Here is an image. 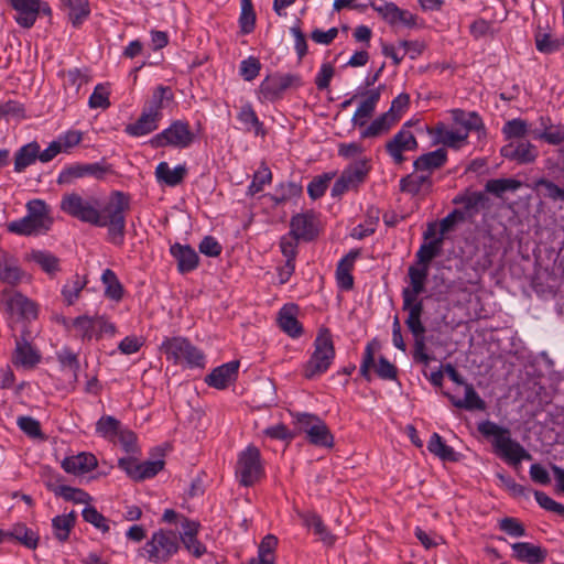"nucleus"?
<instances>
[{"label":"nucleus","instance_id":"nucleus-1","mask_svg":"<svg viewBox=\"0 0 564 564\" xmlns=\"http://www.w3.org/2000/svg\"><path fill=\"white\" fill-rule=\"evenodd\" d=\"M130 209V196L115 191L102 208H97L96 227H107V239L115 246H122L126 236V214Z\"/></svg>","mask_w":564,"mask_h":564},{"label":"nucleus","instance_id":"nucleus-2","mask_svg":"<svg viewBox=\"0 0 564 564\" xmlns=\"http://www.w3.org/2000/svg\"><path fill=\"white\" fill-rule=\"evenodd\" d=\"M477 430L484 437L491 438L495 453L509 465L517 467L522 460L532 459V455L511 437L508 427L485 420L478 423Z\"/></svg>","mask_w":564,"mask_h":564},{"label":"nucleus","instance_id":"nucleus-3","mask_svg":"<svg viewBox=\"0 0 564 564\" xmlns=\"http://www.w3.org/2000/svg\"><path fill=\"white\" fill-rule=\"evenodd\" d=\"M180 550L177 532L159 529L139 550V556L151 564H166Z\"/></svg>","mask_w":564,"mask_h":564},{"label":"nucleus","instance_id":"nucleus-4","mask_svg":"<svg viewBox=\"0 0 564 564\" xmlns=\"http://www.w3.org/2000/svg\"><path fill=\"white\" fill-rule=\"evenodd\" d=\"M169 88L158 86L151 99L147 102L138 120L133 123L127 124L124 132L131 137L147 135L159 128L161 121L163 99Z\"/></svg>","mask_w":564,"mask_h":564},{"label":"nucleus","instance_id":"nucleus-5","mask_svg":"<svg viewBox=\"0 0 564 564\" xmlns=\"http://www.w3.org/2000/svg\"><path fill=\"white\" fill-rule=\"evenodd\" d=\"M335 358V348L329 329H319L315 341L314 352L304 365L303 376L306 379H314L328 370Z\"/></svg>","mask_w":564,"mask_h":564},{"label":"nucleus","instance_id":"nucleus-6","mask_svg":"<svg viewBox=\"0 0 564 564\" xmlns=\"http://www.w3.org/2000/svg\"><path fill=\"white\" fill-rule=\"evenodd\" d=\"M162 352L174 364L185 362L189 367H204V354L184 337L165 338L161 345Z\"/></svg>","mask_w":564,"mask_h":564},{"label":"nucleus","instance_id":"nucleus-7","mask_svg":"<svg viewBox=\"0 0 564 564\" xmlns=\"http://www.w3.org/2000/svg\"><path fill=\"white\" fill-rule=\"evenodd\" d=\"M235 475L238 482L245 487L253 486L263 477L264 468L258 447L249 445L239 453Z\"/></svg>","mask_w":564,"mask_h":564},{"label":"nucleus","instance_id":"nucleus-8","mask_svg":"<svg viewBox=\"0 0 564 564\" xmlns=\"http://www.w3.org/2000/svg\"><path fill=\"white\" fill-rule=\"evenodd\" d=\"M0 311L9 317L32 321L37 317V306L29 297L13 288L0 292Z\"/></svg>","mask_w":564,"mask_h":564},{"label":"nucleus","instance_id":"nucleus-9","mask_svg":"<svg viewBox=\"0 0 564 564\" xmlns=\"http://www.w3.org/2000/svg\"><path fill=\"white\" fill-rule=\"evenodd\" d=\"M195 135L192 132L188 122L182 120L173 121L169 128L155 134L150 144L153 148L173 147L186 149L194 142Z\"/></svg>","mask_w":564,"mask_h":564},{"label":"nucleus","instance_id":"nucleus-10","mask_svg":"<svg viewBox=\"0 0 564 564\" xmlns=\"http://www.w3.org/2000/svg\"><path fill=\"white\" fill-rule=\"evenodd\" d=\"M62 212L83 223L95 226L97 219V199H85L77 193H66L59 204Z\"/></svg>","mask_w":564,"mask_h":564},{"label":"nucleus","instance_id":"nucleus-11","mask_svg":"<svg viewBox=\"0 0 564 564\" xmlns=\"http://www.w3.org/2000/svg\"><path fill=\"white\" fill-rule=\"evenodd\" d=\"M370 170L371 165L368 159L348 165L334 183L332 196L339 197L348 191H356L366 181Z\"/></svg>","mask_w":564,"mask_h":564},{"label":"nucleus","instance_id":"nucleus-12","mask_svg":"<svg viewBox=\"0 0 564 564\" xmlns=\"http://www.w3.org/2000/svg\"><path fill=\"white\" fill-rule=\"evenodd\" d=\"M427 274V267L416 268L412 265L409 268L410 286L402 291V308L403 311H408L409 314H411V311L416 306H420V315L423 313V301L419 300V295L425 290Z\"/></svg>","mask_w":564,"mask_h":564},{"label":"nucleus","instance_id":"nucleus-13","mask_svg":"<svg viewBox=\"0 0 564 564\" xmlns=\"http://www.w3.org/2000/svg\"><path fill=\"white\" fill-rule=\"evenodd\" d=\"M375 340L367 344L362 361L359 368L360 375L367 380H371L370 369L375 367L377 376L382 380H395L398 377L397 367L391 364L386 357L381 356L378 364H375Z\"/></svg>","mask_w":564,"mask_h":564},{"label":"nucleus","instance_id":"nucleus-14","mask_svg":"<svg viewBox=\"0 0 564 564\" xmlns=\"http://www.w3.org/2000/svg\"><path fill=\"white\" fill-rule=\"evenodd\" d=\"M10 6L17 11L15 22L24 28L30 29L34 25L39 14H51V8L41 0H8Z\"/></svg>","mask_w":564,"mask_h":564},{"label":"nucleus","instance_id":"nucleus-15","mask_svg":"<svg viewBox=\"0 0 564 564\" xmlns=\"http://www.w3.org/2000/svg\"><path fill=\"white\" fill-rule=\"evenodd\" d=\"M420 306L414 307L408 315L405 324L414 337L413 359L416 362L429 365L431 357L426 352L425 327L421 321Z\"/></svg>","mask_w":564,"mask_h":564},{"label":"nucleus","instance_id":"nucleus-16","mask_svg":"<svg viewBox=\"0 0 564 564\" xmlns=\"http://www.w3.org/2000/svg\"><path fill=\"white\" fill-rule=\"evenodd\" d=\"M302 85L301 77L295 74H273L268 76L260 85V93L264 99L273 101L279 99L290 87Z\"/></svg>","mask_w":564,"mask_h":564},{"label":"nucleus","instance_id":"nucleus-17","mask_svg":"<svg viewBox=\"0 0 564 564\" xmlns=\"http://www.w3.org/2000/svg\"><path fill=\"white\" fill-rule=\"evenodd\" d=\"M409 122L403 124L386 144V150L395 164H402L405 161L404 151H414L419 147L416 138L409 130Z\"/></svg>","mask_w":564,"mask_h":564},{"label":"nucleus","instance_id":"nucleus-18","mask_svg":"<svg viewBox=\"0 0 564 564\" xmlns=\"http://www.w3.org/2000/svg\"><path fill=\"white\" fill-rule=\"evenodd\" d=\"M182 531L177 533L178 543L194 557L200 558L207 553V547L198 540L200 523L188 518H183Z\"/></svg>","mask_w":564,"mask_h":564},{"label":"nucleus","instance_id":"nucleus-19","mask_svg":"<svg viewBox=\"0 0 564 564\" xmlns=\"http://www.w3.org/2000/svg\"><path fill=\"white\" fill-rule=\"evenodd\" d=\"M373 10L391 26L402 25L409 29L416 26L417 17L399 8L394 2L383 1L373 6Z\"/></svg>","mask_w":564,"mask_h":564},{"label":"nucleus","instance_id":"nucleus-20","mask_svg":"<svg viewBox=\"0 0 564 564\" xmlns=\"http://www.w3.org/2000/svg\"><path fill=\"white\" fill-rule=\"evenodd\" d=\"M500 154L518 164H529L535 161L539 155L538 149L534 144L527 140H512L503 145Z\"/></svg>","mask_w":564,"mask_h":564},{"label":"nucleus","instance_id":"nucleus-21","mask_svg":"<svg viewBox=\"0 0 564 564\" xmlns=\"http://www.w3.org/2000/svg\"><path fill=\"white\" fill-rule=\"evenodd\" d=\"M28 274L19 265L18 259L0 248V281L11 286L19 285Z\"/></svg>","mask_w":564,"mask_h":564},{"label":"nucleus","instance_id":"nucleus-22","mask_svg":"<svg viewBox=\"0 0 564 564\" xmlns=\"http://www.w3.org/2000/svg\"><path fill=\"white\" fill-rule=\"evenodd\" d=\"M384 89L383 85L378 86L377 88L367 90L361 93L360 96L364 97L360 105L356 109L352 116V123L356 127H364L368 118H370L376 107L380 100L381 91Z\"/></svg>","mask_w":564,"mask_h":564},{"label":"nucleus","instance_id":"nucleus-23","mask_svg":"<svg viewBox=\"0 0 564 564\" xmlns=\"http://www.w3.org/2000/svg\"><path fill=\"white\" fill-rule=\"evenodd\" d=\"M290 235L305 241L313 240L318 234L316 217L312 212L293 216L290 221Z\"/></svg>","mask_w":564,"mask_h":564},{"label":"nucleus","instance_id":"nucleus-24","mask_svg":"<svg viewBox=\"0 0 564 564\" xmlns=\"http://www.w3.org/2000/svg\"><path fill=\"white\" fill-rule=\"evenodd\" d=\"M106 173V169L99 163H89V164H75L68 167H65L58 175L57 183L58 184H70L76 178H80L87 175L95 176L97 178H101Z\"/></svg>","mask_w":564,"mask_h":564},{"label":"nucleus","instance_id":"nucleus-25","mask_svg":"<svg viewBox=\"0 0 564 564\" xmlns=\"http://www.w3.org/2000/svg\"><path fill=\"white\" fill-rule=\"evenodd\" d=\"M447 162V151L444 148L436 149L416 158L413 162L414 172L427 174L432 178L434 171L443 167Z\"/></svg>","mask_w":564,"mask_h":564},{"label":"nucleus","instance_id":"nucleus-26","mask_svg":"<svg viewBox=\"0 0 564 564\" xmlns=\"http://www.w3.org/2000/svg\"><path fill=\"white\" fill-rule=\"evenodd\" d=\"M239 362L230 361L215 368L206 376L205 382L218 390L226 389L230 382L235 381L238 375Z\"/></svg>","mask_w":564,"mask_h":564},{"label":"nucleus","instance_id":"nucleus-27","mask_svg":"<svg viewBox=\"0 0 564 564\" xmlns=\"http://www.w3.org/2000/svg\"><path fill=\"white\" fill-rule=\"evenodd\" d=\"M41 356L37 350L25 339L15 338V348L12 354V362L23 368H33L40 362Z\"/></svg>","mask_w":564,"mask_h":564},{"label":"nucleus","instance_id":"nucleus-28","mask_svg":"<svg viewBox=\"0 0 564 564\" xmlns=\"http://www.w3.org/2000/svg\"><path fill=\"white\" fill-rule=\"evenodd\" d=\"M51 225L28 215L8 224V231L20 236H37L50 230Z\"/></svg>","mask_w":564,"mask_h":564},{"label":"nucleus","instance_id":"nucleus-29","mask_svg":"<svg viewBox=\"0 0 564 564\" xmlns=\"http://www.w3.org/2000/svg\"><path fill=\"white\" fill-rule=\"evenodd\" d=\"M512 557L528 564H541L547 556L546 549L529 542H517L511 545Z\"/></svg>","mask_w":564,"mask_h":564},{"label":"nucleus","instance_id":"nucleus-30","mask_svg":"<svg viewBox=\"0 0 564 564\" xmlns=\"http://www.w3.org/2000/svg\"><path fill=\"white\" fill-rule=\"evenodd\" d=\"M170 252L177 262L178 272L187 273L198 267L199 257L191 246L176 242L171 246Z\"/></svg>","mask_w":564,"mask_h":564},{"label":"nucleus","instance_id":"nucleus-31","mask_svg":"<svg viewBox=\"0 0 564 564\" xmlns=\"http://www.w3.org/2000/svg\"><path fill=\"white\" fill-rule=\"evenodd\" d=\"M465 397L464 399H457L448 392H444V395L451 401V403L458 409L466 411H485L487 408L486 402L475 390L471 383L465 384Z\"/></svg>","mask_w":564,"mask_h":564},{"label":"nucleus","instance_id":"nucleus-32","mask_svg":"<svg viewBox=\"0 0 564 564\" xmlns=\"http://www.w3.org/2000/svg\"><path fill=\"white\" fill-rule=\"evenodd\" d=\"M28 260L36 263L50 278H55L61 271V259L46 250H32Z\"/></svg>","mask_w":564,"mask_h":564},{"label":"nucleus","instance_id":"nucleus-33","mask_svg":"<svg viewBox=\"0 0 564 564\" xmlns=\"http://www.w3.org/2000/svg\"><path fill=\"white\" fill-rule=\"evenodd\" d=\"M187 174L185 165L171 169L167 162H160L155 167V177L159 183L174 187L180 185Z\"/></svg>","mask_w":564,"mask_h":564},{"label":"nucleus","instance_id":"nucleus-34","mask_svg":"<svg viewBox=\"0 0 564 564\" xmlns=\"http://www.w3.org/2000/svg\"><path fill=\"white\" fill-rule=\"evenodd\" d=\"M237 119L243 124L246 132H253L254 135L264 138L267 130L261 122L251 104L247 102L240 107Z\"/></svg>","mask_w":564,"mask_h":564},{"label":"nucleus","instance_id":"nucleus-35","mask_svg":"<svg viewBox=\"0 0 564 564\" xmlns=\"http://www.w3.org/2000/svg\"><path fill=\"white\" fill-rule=\"evenodd\" d=\"M97 466V459L93 454L80 453L63 460L62 467L66 473L84 474Z\"/></svg>","mask_w":564,"mask_h":564},{"label":"nucleus","instance_id":"nucleus-36","mask_svg":"<svg viewBox=\"0 0 564 564\" xmlns=\"http://www.w3.org/2000/svg\"><path fill=\"white\" fill-rule=\"evenodd\" d=\"M297 307L284 305L279 312V325L283 332L292 337H299L303 333L302 325L296 318Z\"/></svg>","mask_w":564,"mask_h":564},{"label":"nucleus","instance_id":"nucleus-37","mask_svg":"<svg viewBox=\"0 0 564 564\" xmlns=\"http://www.w3.org/2000/svg\"><path fill=\"white\" fill-rule=\"evenodd\" d=\"M432 187V178L424 173H412L400 180V191L412 196L417 195L421 191H430Z\"/></svg>","mask_w":564,"mask_h":564},{"label":"nucleus","instance_id":"nucleus-38","mask_svg":"<svg viewBox=\"0 0 564 564\" xmlns=\"http://www.w3.org/2000/svg\"><path fill=\"white\" fill-rule=\"evenodd\" d=\"M301 519L303 523L307 528H312L314 530V534L318 536V539L325 545H333L335 543V535H333L326 525L324 524L322 518L315 512H304L301 513Z\"/></svg>","mask_w":564,"mask_h":564},{"label":"nucleus","instance_id":"nucleus-39","mask_svg":"<svg viewBox=\"0 0 564 564\" xmlns=\"http://www.w3.org/2000/svg\"><path fill=\"white\" fill-rule=\"evenodd\" d=\"M39 156V143L30 142L21 147L14 155V172L22 173L26 167L34 164Z\"/></svg>","mask_w":564,"mask_h":564},{"label":"nucleus","instance_id":"nucleus-40","mask_svg":"<svg viewBox=\"0 0 564 564\" xmlns=\"http://www.w3.org/2000/svg\"><path fill=\"white\" fill-rule=\"evenodd\" d=\"M435 132L438 142H441L445 147L453 149H460L466 143L468 138L466 130H449L443 123L438 124L435 128Z\"/></svg>","mask_w":564,"mask_h":564},{"label":"nucleus","instance_id":"nucleus-41","mask_svg":"<svg viewBox=\"0 0 564 564\" xmlns=\"http://www.w3.org/2000/svg\"><path fill=\"white\" fill-rule=\"evenodd\" d=\"M7 539H14L25 547L35 550L39 544V535L24 523H15L11 530L6 531Z\"/></svg>","mask_w":564,"mask_h":564},{"label":"nucleus","instance_id":"nucleus-42","mask_svg":"<svg viewBox=\"0 0 564 564\" xmlns=\"http://www.w3.org/2000/svg\"><path fill=\"white\" fill-rule=\"evenodd\" d=\"M356 258L357 252L351 251L347 256H345L337 265L336 278L338 285L343 290H350L354 286V278L350 272L354 268V262Z\"/></svg>","mask_w":564,"mask_h":564},{"label":"nucleus","instance_id":"nucleus-43","mask_svg":"<svg viewBox=\"0 0 564 564\" xmlns=\"http://www.w3.org/2000/svg\"><path fill=\"white\" fill-rule=\"evenodd\" d=\"M308 442L315 446L332 448L334 436L323 420H315V427L310 429L306 435Z\"/></svg>","mask_w":564,"mask_h":564},{"label":"nucleus","instance_id":"nucleus-44","mask_svg":"<svg viewBox=\"0 0 564 564\" xmlns=\"http://www.w3.org/2000/svg\"><path fill=\"white\" fill-rule=\"evenodd\" d=\"M76 522V513L74 511L67 514L56 516L52 520V528L54 536L59 542H65L69 538V533Z\"/></svg>","mask_w":564,"mask_h":564},{"label":"nucleus","instance_id":"nucleus-45","mask_svg":"<svg viewBox=\"0 0 564 564\" xmlns=\"http://www.w3.org/2000/svg\"><path fill=\"white\" fill-rule=\"evenodd\" d=\"M427 449L444 462H457L458 454L453 447L448 446L437 433H433L429 443Z\"/></svg>","mask_w":564,"mask_h":564},{"label":"nucleus","instance_id":"nucleus-46","mask_svg":"<svg viewBox=\"0 0 564 564\" xmlns=\"http://www.w3.org/2000/svg\"><path fill=\"white\" fill-rule=\"evenodd\" d=\"M68 9V18L75 28H78L90 14L88 0H62Z\"/></svg>","mask_w":564,"mask_h":564},{"label":"nucleus","instance_id":"nucleus-47","mask_svg":"<svg viewBox=\"0 0 564 564\" xmlns=\"http://www.w3.org/2000/svg\"><path fill=\"white\" fill-rule=\"evenodd\" d=\"M395 123V119H392L390 113L384 112L376 118L365 130H362L360 135L362 139L382 135L389 132V130Z\"/></svg>","mask_w":564,"mask_h":564},{"label":"nucleus","instance_id":"nucleus-48","mask_svg":"<svg viewBox=\"0 0 564 564\" xmlns=\"http://www.w3.org/2000/svg\"><path fill=\"white\" fill-rule=\"evenodd\" d=\"M278 545V539L274 535H267L262 539L258 547V557L251 558L250 564H274V550Z\"/></svg>","mask_w":564,"mask_h":564},{"label":"nucleus","instance_id":"nucleus-49","mask_svg":"<svg viewBox=\"0 0 564 564\" xmlns=\"http://www.w3.org/2000/svg\"><path fill=\"white\" fill-rule=\"evenodd\" d=\"M302 186L294 182L281 183L276 186L275 193L270 195L274 205L284 204L292 198L300 197L302 194Z\"/></svg>","mask_w":564,"mask_h":564},{"label":"nucleus","instance_id":"nucleus-50","mask_svg":"<svg viewBox=\"0 0 564 564\" xmlns=\"http://www.w3.org/2000/svg\"><path fill=\"white\" fill-rule=\"evenodd\" d=\"M105 285V295L113 301H120L123 296V286L111 269H106L101 274Z\"/></svg>","mask_w":564,"mask_h":564},{"label":"nucleus","instance_id":"nucleus-51","mask_svg":"<svg viewBox=\"0 0 564 564\" xmlns=\"http://www.w3.org/2000/svg\"><path fill=\"white\" fill-rule=\"evenodd\" d=\"M443 237H437L427 243H423L416 252V259L422 267H427L430 262L440 254L443 246Z\"/></svg>","mask_w":564,"mask_h":564},{"label":"nucleus","instance_id":"nucleus-52","mask_svg":"<svg viewBox=\"0 0 564 564\" xmlns=\"http://www.w3.org/2000/svg\"><path fill=\"white\" fill-rule=\"evenodd\" d=\"M73 327L76 335L80 337L83 341L91 340L96 337V318L87 315L78 316L73 321Z\"/></svg>","mask_w":564,"mask_h":564},{"label":"nucleus","instance_id":"nucleus-53","mask_svg":"<svg viewBox=\"0 0 564 564\" xmlns=\"http://www.w3.org/2000/svg\"><path fill=\"white\" fill-rule=\"evenodd\" d=\"M86 286V281L78 274L67 280L62 288V296L67 305H73L79 297L80 292Z\"/></svg>","mask_w":564,"mask_h":564},{"label":"nucleus","instance_id":"nucleus-54","mask_svg":"<svg viewBox=\"0 0 564 564\" xmlns=\"http://www.w3.org/2000/svg\"><path fill=\"white\" fill-rule=\"evenodd\" d=\"M520 186L521 182L513 178H494L486 183L485 189L497 197H501L503 193L514 192Z\"/></svg>","mask_w":564,"mask_h":564},{"label":"nucleus","instance_id":"nucleus-55","mask_svg":"<svg viewBox=\"0 0 564 564\" xmlns=\"http://www.w3.org/2000/svg\"><path fill=\"white\" fill-rule=\"evenodd\" d=\"M256 12L251 0H241L239 26L242 34H250L256 28Z\"/></svg>","mask_w":564,"mask_h":564},{"label":"nucleus","instance_id":"nucleus-56","mask_svg":"<svg viewBox=\"0 0 564 564\" xmlns=\"http://www.w3.org/2000/svg\"><path fill=\"white\" fill-rule=\"evenodd\" d=\"M272 181V173L265 163L254 172L252 182L248 186V195L253 196L263 191L264 185L270 184Z\"/></svg>","mask_w":564,"mask_h":564},{"label":"nucleus","instance_id":"nucleus-57","mask_svg":"<svg viewBox=\"0 0 564 564\" xmlns=\"http://www.w3.org/2000/svg\"><path fill=\"white\" fill-rule=\"evenodd\" d=\"M52 490L56 496L63 497L65 500L73 501L75 503H88L91 499L86 491L66 485L57 486Z\"/></svg>","mask_w":564,"mask_h":564},{"label":"nucleus","instance_id":"nucleus-58","mask_svg":"<svg viewBox=\"0 0 564 564\" xmlns=\"http://www.w3.org/2000/svg\"><path fill=\"white\" fill-rule=\"evenodd\" d=\"M119 429L120 422L111 415L101 416L96 424L97 433L115 443Z\"/></svg>","mask_w":564,"mask_h":564},{"label":"nucleus","instance_id":"nucleus-59","mask_svg":"<svg viewBox=\"0 0 564 564\" xmlns=\"http://www.w3.org/2000/svg\"><path fill=\"white\" fill-rule=\"evenodd\" d=\"M534 189L541 193L544 197L552 200L564 199V188L558 187L555 183L547 178H539L534 183Z\"/></svg>","mask_w":564,"mask_h":564},{"label":"nucleus","instance_id":"nucleus-60","mask_svg":"<svg viewBox=\"0 0 564 564\" xmlns=\"http://www.w3.org/2000/svg\"><path fill=\"white\" fill-rule=\"evenodd\" d=\"M83 519L93 524L102 533H108L110 530L109 520L102 516L95 507H86L82 512Z\"/></svg>","mask_w":564,"mask_h":564},{"label":"nucleus","instance_id":"nucleus-61","mask_svg":"<svg viewBox=\"0 0 564 564\" xmlns=\"http://www.w3.org/2000/svg\"><path fill=\"white\" fill-rule=\"evenodd\" d=\"M110 90L107 84H98L89 97L88 105L90 108L107 109L110 107Z\"/></svg>","mask_w":564,"mask_h":564},{"label":"nucleus","instance_id":"nucleus-62","mask_svg":"<svg viewBox=\"0 0 564 564\" xmlns=\"http://www.w3.org/2000/svg\"><path fill=\"white\" fill-rule=\"evenodd\" d=\"M563 44L562 41L547 33H538L535 35L536 50L544 54H552L560 51Z\"/></svg>","mask_w":564,"mask_h":564},{"label":"nucleus","instance_id":"nucleus-63","mask_svg":"<svg viewBox=\"0 0 564 564\" xmlns=\"http://www.w3.org/2000/svg\"><path fill=\"white\" fill-rule=\"evenodd\" d=\"M507 139L523 140L528 133V123L522 119H512L505 123L502 128Z\"/></svg>","mask_w":564,"mask_h":564},{"label":"nucleus","instance_id":"nucleus-64","mask_svg":"<svg viewBox=\"0 0 564 564\" xmlns=\"http://www.w3.org/2000/svg\"><path fill=\"white\" fill-rule=\"evenodd\" d=\"M535 138L544 140L549 144L558 145L564 143V126H545V130L538 133Z\"/></svg>","mask_w":564,"mask_h":564}]
</instances>
